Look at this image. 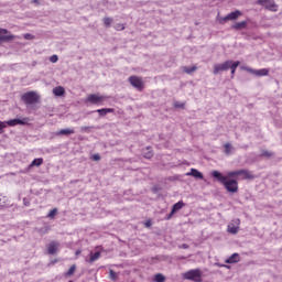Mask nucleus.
I'll return each instance as SVG.
<instances>
[{
	"label": "nucleus",
	"instance_id": "f257e3e1",
	"mask_svg": "<svg viewBox=\"0 0 282 282\" xmlns=\"http://www.w3.org/2000/svg\"><path fill=\"white\" fill-rule=\"evenodd\" d=\"M210 176L216 182H219V184H223V186H225V188L228 193H238L239 192V182L237 180L230 178L217 170H214L210 173Z\"/></svg>",
	"mask_w": 282,
	"mask_h": 282
},
{
	"label": "nucleus",
	"instance_id": "f03ea898",
	"mask_svg": "<svg viewBox=\"0 0 282 282\" xmlns=\"http://www.w3.org/2000/svg\"><path fill=\"white\" fill-rule=\"evenodd\" d=\"M203 272H202V269H192L189 271H186L184 274H183V278L186 280V281H194V282H202L203 279Z\"/></svg>",
	"mask_w": 282,
	"mask_h": 282
},
{
	"label": "nucleus",
	"instance_id": "7ed1b4c3",
	"mask_svg": "<svg viewBox=\"0 0 282 282\" xmlns=\"http://www.w3.org/2000/svg\"><path fill=\"white\" fill-rule=\"evenodd\" d=\"M21 100L24 102V105H36V102L41 100V96H39V94L35 91H28L22 95Z\"/></svg>",
	"mask_w": 282,
	"mask_h": 282
},
{
	"label": "nucleus",
	"instance_id": "20e7f679",
	"mask_svg": "<svg viewBox=\"0 0 282 282\" xmlns=\"http://www.w3.org/2000/svg\"><path fill=\"white\" fill-rule=\"evenodd\" d=\"M7 122V127H18L19 124L21 127H25L26 124H30V118L28 117H23V118H15V119H11L6 121Z\"/></svg>",
	"mask_w": 282,
	"mask_h": 282
},
{
	"label": "nucleus",
	"instance_id": "39448f33",
	"mask_svg": "<svg viewBox=\"0 0 282 282\" xmlns=\"http://www.w3.org/2000/svg\"><path fill=\"white\" fill-rule=\"evenodd\" d=\"M129 83L132 85V87L138 89V91H142V89H144V83L142 82V78L138 76H130Z\"/></svg>",
	"mask_w": 282,
	"mask_h": 282
},
{
	"label": "nucleus",
	"instance_id": "423d86ee",
	"mask_svg": "<svg viewBox=\"0 0 282 282\" xmlns=\"http://www.w3.org/2000/svg\"><path fill=\"white\" fill-rule=\"evenodd\" d=\"M258 6H263L265 10H270V12H276V3L274 0H258Z\"/></svg>",
	"mask_w": 282,
	"mask_h": 282
},
{
	"label": "nucleus",
	"instance_id": "0eeeda50",
	"mask_svg": "<svg viewBox=\"0 0 282 282\" xmlns=\"http://www.w3.org/2000/svg\"><path fill=\"white\" fill-rule=\"evenodd\" d=\"M105 97L99 96L98 94H90L86 98V102L90 105H102Z\"/></svg>",
	"mask_w": 282,
	"mask_h": 282
},
{
	"label": "nucleus",
	"instance_id": "6e6552de",
	"mask_svg": "<svg viewBox=\"0 0 282 282\" xmlns=\"http://www.w3.org/2000/svg\"><path fill=\"white\" fill-rule=\"evenodd\" d=\"M221 72H228V61L214 65L213 74L217 76V74H221Z\"/></svg>",
	"mask_w": 282,
	"mask_h": 282
},
{
	"label": "nucleus",
	"instance_id": "1a4fd4ad",
	"mask_svg": "<svg viewBox=\"0 0 282 282\" xmlns=\"http://www.w3.org/2000/svg\"><path fill=\"white\" fill-rule=\"evenodd\" d=\"M245 69H247V72H249L250 74H253V76H268V74H270V69L268 68H262V69H254V68H248L246 67Z\"/></svg>",
	"mask_w": 282,
	"mask_h": 282
},
{
	"label": "nucleus",
	"instance_id": "9d476101",
	"mask_svg": "<svg viewBox=\"0 0 282 282\" xmlns=\"http://www.w3.org/2000/svg\"><path fill=\"white\" fill-rule=\"evenodd\" d=\"M243 13L239 10L232 11L230 13H228L225 18H223L224 23H226V21H237V19L239 17H241Z\"/></svg>",
	"mask_w": 282,
	"mask_h": 282
},
{
	"label": "nucleus",
	"instance_id": "9b49d317",
	"mask_svg": "<svg viewBox=\"0 0 282 282\" xmlns=\"http://www.w3.org/2000/svg\"><path fill=\"white\" fill-rule=\"evenodd\" d=\"M115 111H116V109H113V108H101V109L89 111L88 116L90 113H98L100 116V118H104V116H107V113H113Z\"/></svg>",
	"mask_w": 282,
	"mask_h": 282
},
{
	"label": "nucleus",
	"instance_id": "f8f14e48",
	"mask_svg": "<svg viewBox=\"0 0 282 282\" xmlns=\"http://www.w3.org/2000/svg\"><path fill=\"white\" fill-rule=\"evenodd\" d=\"M41 164H43V158L34 159L31 164L21 171V173H30V170L33 169V166H41Z\"/></svg>",
	"mask_w": 282,
	"mask_h": 282
},
{
	"label": "nucleus",
	"instance_id": "ddd939ff",
	"mask_svg": "<svg viewBox=\"0 0 282 282\" xmlns=\"http://www.w3.org/2000/svg\"><path fill=\"white\" fill-rule=\"evenodd\" d=\"M8 29H1L0 28V43H6L8 41H13L14 40V35H6L8 34Z\"/></svg>",
	"mask_w": 282,
	"mask_h": 282
},
{
	"label": "nucleus",
	"instance_id": "4468645a",
	"mask_svg": "<svg viewBox=\"0 0 282 282\" xmlns=\"http://www.w3.org/2000/svg\"><path fill=\"white\" fill-rule=\"evenodd\" d=\"M187 177H195V180H204V174L199 170L192 167L189 172L186 173Z\"/></svg>",
	"mask_w": 282,
	"mask_h": 282
},
{
	"label": "nucleus",
	"instance_id": "2eb2a0df",
	"mask_svg": "<svg viewBox=\"0 0 282 282\" xmlns=\"http://www.w3.org/2000/svg\"><path fill=\"white\" fill-rule=\"evenodd\" d=\"M142 155L145 160H151L153 158V148L151 145L143 148Z\"/></svg>",
	"mask_w": 282,
	"mask_h": 282
},
{
	"label": "nucleus",
	"instance_id": "dca6fc26",
	"mask_svg": "<svg viewBox=\"0 0 282 282\" xmlns=\"http://www.w3.org/2000/svg\"><path fill=\"white\" fill-rule=\"evenodd\" d=\"M246 28H248V21L236 22L231 25V30H236L237 32L246 30Z\"/></svg>",
	"mask_w": 282,
	"mask_h": 282
},
{
	"label": "nucleus",
	"instance_id": "f3484780",
	"mask_svg": "<svg viewBox=\"0 0 282 282\" xmlns=\"http://www.w3.org/2000/svg\"><path fill=\"white\" fill-rule=\"evenodd\" d=\"M241 261V257L239 253H232L229 258L225 260V263H239Z\"/></svg>",
	"mask_w": 282,
	"mask_h": 282
},
{
	"label": "nucleus",
	"instance_id": "a211bd4d",
	"mask_svg": "<svg viewBox=\"0 0 282 282\" xmlns=\"http://www.w3.org/2000/svg\"><path fill=\"white\" fill-rule=\"evenodd\" d=\"M53 94L57 98H61L62 96H65V88L63 86H57L53 88Z\"/></svg>",
	"mask_w": 282,
	"mask_h": 282
},
{
	"label": "nucleus",
	"instance_id": "6ab92c4d",
	"mask_svg": "<svg viewBox=\"0 0 282 282\" xmlns=\"http://www.w3.org/2000/svg\"><path fill=\"white\" fill-rule=\"evenodd\" d=\"M184 206H185L184 200H178L172 206V214L178 213V210H182Z\"/></svg>",
	"mask_w": 282,
	"mask_h": 282
},
{
	"label": "nucleus",
	"instance_id": "aec40b11",
	"mask_svg": "<svg viewBox=\"0 0 282 282\" xmlns=\"http://www.w3.org/2000/svg\"><path fill=\"white\" fill-rule=\"evenodd\" d=\"M240 175L242 180H254V175L249 170H240Z\"/></svg>",
	"mask_w": 282,
	"mask_h": 282
},
{
	"label": "nucleus",
	"instance_id": "412c9836",
	"mask_svg": "<svg viewBox=\"0 0 282 282\" xmlns=\"http://www.w3.org/2000/svg\"><path fill=\"white\" fill-rule=\"evenodd\" d=\"M227 63H228V69H232V70H237V67L241 65V62L232 61V59H228Z\"/></svg>",
	"mask_w": 282,
	"mask_h": 282
},
{
	"label": "nucleus",
	"instance_id": "4be33fe9",
	"mask_svg": "<svg viewBox=\"0 0 282 282\" xmlns=\"http://www.w3.org/2000/svg\"><path fill=\"white\" fill-rule=\"evenodd\" d=\"M48 254H56V252H58V243L56 242H51L48 245Z\"/></svg>",
	"mask_w": 282,
	"mask_h": 282
},
{
	"label": "nucleus",
	"instance_id": "5701e85b",
	"mask_svg": "<svg viewBox=\"0 0 282 282\" xmlns=\"http://www.w3.org/2000/svg\"><path fill=\"white\" fill-rule=\"evenodd\" d=\"M74 133H75L74 129L67 128V129H62V130H59V131L57 132V135H72V134H74Z\"/></svg>",
	"mask_w": 282,
	"mask_h": 282
},
{
	"label": "nucleus",
	"instance_id": "b1692460",
	"mask_svg": "<svg viewBox=\"0 0 282 282\" xmlns=\"http://www.w3.org/2000/svg\"><path fill=\"white\" fill-rule=\"evenodd\" d=\"M100 259V251L90 252L89 263H94V261H98Z\"/></svg>",
	"mask_w": 282,
	"mask_h": 282
},
{
	"label": "nucleus",
	"instance_id": "393cba45",
	"mask_svg": "<svg viewBox=\"0 0 282 282\" xmlns=\"http://www.w3.org/2000/svg\"><path fill=\"white\" fill-rule=\"evenodd\" d=\"M56 215H58V208H53L48 214L46 215V219H56Z\"/></svg>",
	"mask_w": 282,
	"mask_h": 282
},
{
	"label": "nucleus",
	"instance_id": "a878e982",
	"mask_svg": "<svg viewBox=\"0 0 282 282\" xmlns=\"http://www.w3.org/2000/svg\"><path fill=\"white\" fill-rule=\"evenodd\" d=\"M272 155H274V153H272V152H270V151H268V150H263V151L260 153L259 158H267L268 160H270V158H272Z\"/></svg>",
	"mask_w": 282,
	"mask_h": 282
},
{
	"label": "nucleus",
	"instance_id": "bb28decb",
	"mask_svg": "<svg viewBox=\"0 0 282 282\" xmlns=\"http://www.w3.org/2000/svg\"><path fill=\"white\" fill-rule=\"evenodd\" d=\"M241 175V170H238V171H231V172H228L227 173V177H229V180H232V177H237Z\"/></svg>",
	"mask_w": 282,
	"mask_h": 282
},
{
	"label": "nucleus",
	"instance_id": "cd10ccee",
	"mask_svg": "<svg viewBox=\"0 0 282 282\" xmlns=\"http://www.w3.org/2000/svg\"><path fill=\"white\" fill-rule=\"evenodd\" d=\"M183 72H185V74H193V72H197V66H192V67L184 66Z\"/></svg>",
	"mask_w": 282,
	"mask_h": 282
},
{
	"label": "nucleus",
	"instance_id": "c85d7f7f",
	"mask_svg": "<svg viewBox=\"0 0 282 282\" xmlns=\"http://www.w3.org/2000/svg\"><path fill=\"white\" fill-rule=\"evenodd\" d=\"M91 129H96L94 126H83L80 128L82 133H91Z\"/></svg>",
	"mask_w": 282,
	"mask_h": 282
},
{
	"label": "nucleus",
	"instance_id": "c756f323",
	"mask_svg": "<svg viewBox=\"0 0 282 282\" xmlns=\"http://www.w3.org/2000/svg\"><path fill=\"white\" fill-rule=\"evenodd\" d=\"M154 281L155 282H164V281H166V276H164V274H162V273H156L154 275Z\"/></svg>",
	"mask_w": 282,
	"mask_h": 282
},
{
	"label": "nucleus",
	"instance_id": "7c9ffc66",
	"mask_svg": "<svg viewBox=\"0 0 282 282\" xmlns=\"http://www.w3.org/2000/svg\"><path fill=\"white\" fill-rule=\"evenodd\" d=\"M109 279H110V281H118V273H116V271H113V269L109 270Z\"/></svg>",
	"mask_w": 282,
	"mask_h": 282
},
{
	"label": "nucleus",
	"instance_id": "2f4dec72",
	"mask_svg": "<svg viewBox=\"0 0 282 282\" xmlns=\"http://www.w3.org/2000/svg\"><path fill=\"white\" fill-rule=\"evenodd\" d=\"M111 23H113V18H104L105 28H111Z\"/></svg>",
	"mask_w": 282,
	"mask_h": 282
},
{
	"label": "nucleus",
	"instance_id": "473e14b6",
	"mask_svg": "<svg viewBox=\"0 0 282 282\" xmlns=\"http://www.w3.org/2000/svg\"><path fill=\"white\" fill-rule=\"evenodd\" d=\"M76 272V264H73L66 273H64V276H72Z\"/></svg>",
	"mask_w": 282,
	"mask_h": 282
},
{
	"label": "nucleus",
	"instance_id": "72a5a7b5",
	"mask_svg": "<svg viewBox=\"0 0 282 282\" xmlns=\"http://www.w3.org/2000/svg\"><path fill=\"white\" fill-rule=\"evenodd\" d=\"M6 129H8V123L7 121H0V135L2 133H6Z\"/></svg>",
	"mask_w": 282,
	"mask_h": 282
},
{
	"label": "nucleus",
	"instance_id": "f704fd0d",
	"mask_svg": "<svg viewBox=\"0 0 282 282\" xmlns=\"http://www.w3.org/2000/svg\"><path fill=\"white\" fill-rule=\"evenodd\" d=\"M228 232H230V235H237L239 232V227H230V225L228 226Z\"/></svg>",
	"mask_w": 282,
	"mask_h": 282
},
{
	"label": "nucleus",
	"instance_id": "c9c22d12",
	"mask_svg": "<svg viewBox=\"0 0 282 282\" xmlns=\"http://www.w3.org/2000/svg\"><path fill=\"white\" fill-rule=\"evenodd\" d=\"M174 107H175V109H185L186 108V102L175 101Z\"/></svg>",
	"mask_w": 282,
	"mask_h": 282
},
{
	"label": "nucleus",
	"instance_id": "e433bc0d",
	"mask_svg": "<svg viewBox=\"0 0 282 282\" xmlns=\"http://www.w3.org/2000/svg\"><path fill=\"white\" fill-rule=\"evenodd\" d=\"M230 149H232V145L230 143L225 144V153L228 155L230 154Z\"/></svg>",
	"mask_w": 282,
	"mask_h": 282
},
{
	"label": "nucleus",
	"instance_id": "4c0bfd02",
	"mask_svg": "<svg viewBox=\"0 0 282 282\" xmlns=\"http://www.w3.org/2000/svg\"><path fill=\"white\" fill-rule=\"evenodd\" d=\"M6 202H8V197H6V196L0 197V206L1 207H6Z\"/></svg>",
	"mask_w": 282,
	"mask_h": 282
},
{
	"label": "nucleus",
	"instance_id": "58836bf2",
	"mask_svg": "<svg viewBox=\"0 0 282 282\" xmlns=\"http://www.w3.org/2000/svg\"><path fill=\"white\" fill-rule=\"evenodd\" d=\"M91 160H94V162H100V154H93Z\"/></svg>",
	"mask_w": 282,
	"mask_h": 282
},
{
	"label": "nucleus",
	"instance_id": "ea45409f",
	"mask_svg": "<svg viewBox=\"0 0 282 282\" xmlns=\"http://www.w3.org/2000/svg\"><path fill=\"white\" fill-rule=\"evenodd\" d=\"M51 63H58V55H52L50 57Z\"/></svg>",
	"mask_w": 282,
	"mask_h": 282
},
{
	"label": "nucleus",
	"instance_id": "a19ab883",
	"mask_svg": "<svg viewBox=\"0 0 282 282\" xmlns=\"http://www.w3.org/2000/svg\"><path fill=\"white\" fill-rule=\"evenodd\" d=\"M173 209H171V213L165 217V219L169 221V219H172L173 218Z\"/></svg>",
	"mask_w": 282,
	"mask_h": 282
},
{
	"label": "nucleus",
	"instance_id": "79ce46f5",
	"mask_svg": "<svg viewBox=\"0 0 282 282\" xmlns=\"http://www.w3.org/2000/svg\"><path fill=\"white\" fill-rule=\"evenodd\" d=\"M23 204H24V206H30V199H28V198H23Z\"/></svg>",
	"mask_w": 282,
	"mask_h": 282
},
{
	"label": "nucleus",
	"instance_id": "37998d69",
	"mask_svg": "<svg viewBox=\"0 0 282 282\" xmlns=\"http://www.w3.org/2000/svg\"><path fill=\"white\" fill-rule=\"evenodd\" d=\"M116 30H124V24H117Z\"/></svg>",
	"mask_w": 282,
	"mask_h": 282
},
{
	"label": "nucleus",
	"instance_id": "c03bdc74",
	"mask_svg": "<svg viewBox=\"0 0 282 282\" xmlns=\"http://www.w3.org/2000/svg\"><path fill=\"white\" fill-rule=\"evenodd\" d=\"M24 39H26V41H30V39H32V34L30 33L24 34Z\"/></svg>",
	"mask_w": 282,
	"mask_h": 282
},
{
	"label": "nucleus",
	"instance_id": "a18cd8bd",
	"mask_svg": "<svg viewBox=\"0 0 282 282\" xmlns=\"http://www.w3.org/2000/svg\"><path fill=\"white\" fill-rule=\"evenodd\" d=\"M219 268H230V265H227V264H218Z\"/></svg>",
	"mask_w": 282,
	"mask_h": 282
},
{
	"label": "nucleus",
	"instance_id": "49530a36",
	"mask_svg": "<svg viewBox=\"0 0 282 282\" xmlns=\"http://www.w3.org/2000/svg\"><path fill=\"white\" fill-rule=\"evenodd\" d=\"M182 248H184V250H187V248H188V245H186V243H183V245H182Z\"/></svg>",
	"mask_w": 282,
	"mask_h": 282
},
{
	"label": "nucleus",
	"instance_id": "de8ad7c7",
	"mask_svg": "<svg viewBox=\"0 0 282 282\" xmlns=\"http://www.w3.org/2000/svg\"><path fill=\"white\" fill-rule=\"evenodd\" d=\"M32 3H36V4H39V3H40V1H39V0H32Z\"/></svg>",
	"mask_w": 282,
	"mask_h": 282
},
{
	"label": "nucleus",
	"instance_id": "09e8293b",
	"mask_svg": "<svg viewBox=\"0 0 282 282\" xmlns=\"http://www.w3.org/2000/svg\"><path fill=\"white\" fill-rule=\"evenodd\" d=\"M231 70V77H234L235 76V73L237 72V70H232V69H230Z\"/></svg>",
	"mask_w": 282,
	"mask_h": 282
},
{
	"label": "nucleus",
	"instance_id": "8fccbe9b",
	"mask_svg": "<svg viewBox=\"0 0 282 282\" xmlns=\"http://www.w3.org/2000/svg\"><path fill=\"white\" fill-rule=\"evenodd\" d=\"M147 226H151V223H147Z\"/></svg>",
	"mask_w": 282,
	"mask_h": 282
},
{
	"label": "nucleus",
	"instance_id": "3c124183",
	"mask_svg": "<svg viewBox=\"0 0 282 282\" xmlns=\"http://www.w3.org/2000/svg\"><path fill=\"white\" fill-rule=\"evenodd\" d=\"M68 282H74V281L70 280V281H68Z\"/></svg>",
	"mask_w": 282,
	"mask_h": 282
}]
</instances>
